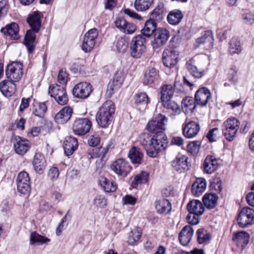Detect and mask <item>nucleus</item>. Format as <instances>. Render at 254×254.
Returning a JSON list of instances; mask_svg holds the SVG:
<instances>
[{
	"mask_svg": "<svg viewBox=\"0 0 254 254\" xmlns=\"http://www.w3.org/2000/svg\"><path fill=\"white\" fill-rule=\"evenodd\" d=\"M43 14L39 11H35L29 14L27 22L31 28L28 30L24 37V44L29 54L33 53L36 46L35 33H38L41 27Z\"/></svg>",
	"mask_w": 254,
	"mask_h": 254,
	"instance_id": "nucleus-1",
	"label": "nucleus"
},
{
	"mask_svg": "<svg viewBox=\"0 0 254 254\" xmlns=\"http://www.w3.org/2000/svg\"><path fill=\"white\" fill-rule=\"evenodd\" d=\"M115 112V106L112 101L104 102L96 114V120L98 125L104 128L108 127L111 123Z\"/></svg>",
	"mask_w": 254,
	"mask_h": 254,
	"instance_id": "nucleus-2",
	"label": "nucleus"
},
{
	"mask_svg": "<svg viewBox=\"0 0 254 254\" xmlns=\"http://www.w3.org/2000/svg\"><path fill=\"white\" fill-rule=\"evenodd\" d=\"M167 121L168 119L165 115L159 114L149 121L146 128L150 132L154 133L156 136H160L161 139L166 141L168 138L164 134V131Z\"/></svg>",
	"mask_w": 254,
	"mask_h": 254,
	"instance_id": "nucleus-3",
	"label": "nucleus"
},
{
	"mask_svg": "<svg viewBox=\"0 0 254 254\" xmlns=\"http://www.w3.org/2000/svg\"><path fill=\"white\" fill-rule=\"evenodd\" d=\"M187 207L189 212L187 217L188 223L191 225L198 224L199 216L202 215L204 212V207L201 201L198 200H192L188 203Z\"/></svg>",
	"mask_w": 254,
	"mask_h": 254,
	"instance_id": "nucleus-4",
	"label": "nucleus"
},
{
	"mask_svg": "<svg viewBox=\"0 0 254 254\" xmlns=\"http://www.w3.org/2000/svg\"><path fill=\"white\" fill-rule=\"evenodd\" d=\"M240 122L234 117L228 118L222 125V133L225 139L232 141L236 137L239 128Z\"/></svg>",
	"mask_w": 254,
	"mask_h": 254,
	"instance_id": "nucleus-5",
	"label": "nucleus"
},
{
	"mask_svg": "<svg viewBox=\"0 0 254 254\" xmlns=\"http://www.w3.org/2000/svg\"><path fill=\"white\" fill-rule=\"evenodd\" d=\"M146 39L141 35L134 36L130 45V53L132 57L139 58L146 48Z\"/></svg>",
	"mask_w": 254,
	"mask_h": 254,
	"instance_id": "nucleus-6",
	"label": "nucleus"
},
{
	"mask_svg": "<svg viewBox=\"0 0 254 254\" xmlns=\"http://www.w3.org/2000/svg\"><path fill=\"white\" fill-rule=\"evenodd\" d=\"M23 73V64L20 62H13L8 64L5 69L6 78L14 82L21 79Z\"/></svg>",
	"mask_w": 254,
	"mask_h": 254,
	"instance_id": "nucleus-7",
	"label": "nucleus"
},
{
	"mask_svg": "<svg viewBox=\"0 0 254 254\" xmlns=\"http://www.w3.org/2000/svg\"><path fill=\"white\" fill-rule=\"evenodd\" d=\"M49 94L54 98L56 102L61 105L66 104L68 98L64 87L58 84L51 85L49 88Z\"/></svg>",
	"mask_w": 254,
	"mask_h": 254,
	"instance_id": "nucleus-8",
	"label": "nucleus"
},
{
	"mask_svg": "<svg viewBox=\"0 0 254 254\" xmlns=\"http://www.w3.org/2000/svg\"><path fill=\"white\" fill-rule=\"evenodd\" d=\"M238 224L241 228L254 224V209L248 207L243 208L237 218Z\"/></svg>",
	"mask_w": 254,
	"mask_h": 254,
	"instance_id": "nucleus-9",
	"label": "nucleus"
},
{
	"mask_svg": "<svg viewBox=\"0 0 254 254\" xmlns=\"http://www.w3.org/2000/svg\"><path fill=\"white\" fill-rule=\"evenodd\" d=\"M125 79L124 74L123 71L118 70L115 74L112 80H111L108 84L106 91V96L110 98L112 96L121 88Z\"/></svg>",
	"mask_w": 254,
	"mask_h": 254,
	"instance_id": "nucleus-10",
	"label": "nucleus"
},
{
	"mask_svg": "<svg viewBox=\"0 0 254 254\" xmlns=\"http://www.w3.org/2000/svg\"><path fill=\"white\" fill-rule=\"evenodd\" d=\"M92 127L91 121L87 118L76 119L72 125V130L75 134L83 135L88 133Z\"/></svg>",
	"mask_w": 254,
	"mask_h": 254,
	"instance_id": "nucleus-11",
	"label": "nucleus"
},
{
	"mask_svg": "<svg viewBox=\"0 0 254 254\" xmlns=\"http://www.w3.org/2000/svg\"><path fill=\"white\" fill-rule=\"evenodd\" d=\"M98 36V31L96 28L91 29L86 33L83 38L82 50L85 53L90 52L95 46Z\"/></svg>",
	"mask_w": 254,
	"mask_h": 254,
	"instance_id": "nucleus-12",
	"label": "nucleus"
},
{
	"mask_svg": "<svg viewBox=\"0 0 254 254\" xmlns=\"http://www.w3.org/2000/svg\"><path fill=\"white\" fill-rule=\"evenodd\" d=\"M30 179L29 174L25 171L20 172L17 177V189L21 194H27L31 190Z\"/></svg>",
	"mask_w": 254,
	"mask_h": 254,
	"instance_id": "nucleus-13",
	"label": "nucleus"
},
{
	"mask_svg": "<svg viewBox=\"0 0 254 254\" xmlns=\"http://www.w3.org/2000/svg\"><path fill=\"white\" fill-rule=\"evenodd\" d=\"M170 36V32L165 28H159L153 35L151 45L154 49H157L164 45Z\"/></svg>",
	"mask_w": 254,
	"mask_h": 254,
	"instance_id": "nucleus-14",
	"label": "nucleus"
},
{
	"mask_svg": "<svg viewBox=\"0 0 254 254\" xmlns=\"http://www.w3.org/2000/svg\"><path fill=\"white\" fill-rule=\"evenodd\" d=\"M92 92L91 85L87 82H80L74 86L72 89V94L77 98L86 99Z\"/></svg>",
	"mask_w": 254,
	"mask_h": 254,
	"instance_id": "nucleus-15",
	"label": "nucleus"
},
{
	"mask_svg": "<svg viewBox=\"0 0 254 254\" xmlns=\"http://www.w3.org/2000/svg\"><path fill=\"white\" fill-rule=\"evenodd\" d=\"M179 61L178 53L172 49H165L162 55V61L164 65L169 68H172L177 64Z\"/></svg>",
	"mask_w": 254,
	"mask_h": 254,
	"instance_id": "nucleus-16",
	"label": "nucleus"
},
{
	"mask_svg": "<svg viewBox=\"0 0 254 254\" xmlns=\"http://www.w3.org/2000/svg\"><path fill=\"white\" fill-rule=\"evenodd\" d=\"M111 169L119 176L126 177L131 170V167L125 159H119L113 163Z\"/></svg>",
	"mask_w": 254,
	"mask_h": 254,
	"instance_id": "nucleus-17",
	"label": "nucleus"
},
{
	"mask_svg": "<svg viewBox=\"0 0 254 254\" xmlns=\"http://www.w3.org/2000/svg\"><path fill=\"white\" fill-rule=\"evenodd\" d=\"M168 143V139L165 141L162 139L160 141L152 142L145 148L147 155L152 158L156 157L159 152L166 149Z\"/></svg>",
	"mask_w": 254,
	"mask_h": 254,
	"instance_id": "nucleus-18",
	"label": "nucleus"
},
{
	"mask_svg": "<svg viewBox=\"0 0 254 254\" xmlns=\"http://www.w3.org/2000/svg\"><path fill=\"white\" fill-rule=\"evenodd\" d=\"M188 157L185 155H178L172 161L171 166L173 169L179 173L185 172L189 169Z\"/></svg>",
	"mask_w": 254,
	"mask_h": 254,
	"instance_id": "nucleus-19",
	"label": "nucleus"
},
{
	"mask_svg": "<svg viewBox=\"0 0 254 254\" xmlns=\"http://www.w3.org/2000/svg\"><path fill=\"white\" fill-rule=\"evenodd\" d=\"M211 97L210 91L207 88L202 87L195 92L194 99L198 106L203 107L206 105Z\"/></svg>",
	"mask_w": 254,
	"mask_h": 254,
	"instance_id": "nucleus-20",
	"label": "nucleus"
},
{
	"mask_svg": "<svg viewBox=\"0 0 254 254\" xmlns=\"http://www.w3.org/2000/svg\"><path fill=\"white\" fill-rule=\"evenodd\" d=\"M200 129V125L198 123L190 121L184 126L183 133L186 138H191L198 134Z\"/></svg>",
	"mask_w": 254,
	"mask_h": 254,
	"instance_id": "nucleus-21",
	"label": "nucleus"
},
{
	"mask_svg": "<svg viewBox=\"0 0 254 254\" xmlns=\"http://www.w3.org/2000/svg\"><path fill=\"white\" fill-rule=\"evenodd\" d=\"M30 148V143L27 139L23 138L19 136H15L14 148L16 153L23 155L28 151Z\"/></svg>",
	"mask_w": 254,
	"mask_h": 254,
	"instance_id": "nucleus-22",
	"label": "nucleus"
},
{
	"mask_svg": "<svg viewBox=\"0 0 254 254\" xmlns=\"http://www.w3.org/2000/svg\"><path fill=\"white\" fill-rule=\"evenodd\" d=\"M250 239V236L248 233L241 231L234 233L232 240L238 247L243 250L249 243Z\"/></svg>",
	"mask_w": 254,
	"mask_h": 254,
	"instance_id": "nucleus-23",
	"label": "nucleus"
},
{
	"mask_svg": "<svg viewBox=\"0 0 254 254\" xmlns=\"http://www.w3.org/2000/svg\"><path fill=\"white\" fill-rule=\"evenodd\" d=\"M73 110L69 106L64 107L55 116V121L59 124H64L70 119Z\"/></svg>",
	"mask_w": 254,
	"mask_h": 254,
	"instance_id": "nucleus-24",
	"label": "nucleus"
},
{
	"mask_svg": "<svg viewBox=\"0 0 254 254\" xmlns=\"http://www.w3.org/2000/svg\"><path fill=\"white\" fill-rule=\"evenodd\" d=\"M193 232V230L190 225H186L184 227L179 235V240L180 243L183 246H187L192 239Z\"/></svg>",
	"mask_w": 254,
	"mask_h": 254,
	"instance_id": "nucleus-25",
	"label": "nucleus"
},
{
	"mask_svg": "<svg viewBox=\"0 0 254 254\" xmlns=\"http://www.w3.org/2000/svg\"><path fill=\"white\" fill-rule=\"evenodd\" d=\"M159 78V71L154 67H149L145 71L143 83L145 85H151Z\"/></svg>",
	"mask_w": 254,
	"mask_h": 254,
	"instance_id": "nucleus-26",
	"label": "nucleus"
},
{
	"mask_svg": "<svg viewBox=\"0 0 254 254\" xmlns=\"http://www.w3.org/2000/svg\"><path fill=\"white\" fill-rule=\"evenodd\" d=\"M177 85L181 86V84L175 83L174 86L170 84H165L161 87L160 100L162 103L171 100Z\"/></svg>",
	"mask_w": 254,
	"mask_h": 254,
	"instance_id": "nucleus-27",
	"label": "nucleus"
},
{
	"mask_svg": "<svg viewBox=\"0 0 254 254\" xmlns=\"http://www.w3.org/2000/svg\"><path fill=\"white\" fill-rule=\"evenodd\" d=\"M78 146V141L76 138L71 136L66 137L64 144L65 154L67 156L72 155Z\"/></svg>",
	"mask_w": 254,
	"mask_h": 254,
	"instance_id": "nucleus-28",
	"label": "nucleus"
},
{
	"mask_svg": "<svg viewBox=\"0 0 254 254\" xmlns=\"http://www.w3.org/2000/svg\"><path fill=\"white\" fill-rule=\"evenodd\" d=\"M1 31L12 40H17L20 37L18 34L19 26L15 22L6 25L5 27L1 28Z\"/></svg>",
	"mask_w": 254,
	"mask_h": 254,
	"instance_id": "nucleus-29",
	"label": "nucleus"
},
{
	"mask_svg": "<svg viewBox=\"0 0 254 254\" xmlns=\"http://www.w3.org/2000/svg\"><path fill=\"white\" fill-rule=\"evenodd\" d=\"M33 165L36 173L42 174L46 166V161L44 156L40 153H36L33 161Z\"/></svg>",
	"mask_w": 254,
	"mask_h": 254,
	"instance_id": "nucleus-30",
	"label": "nucleus"
},
{
	"mask_svg": "<svg viewBox=\"0 0 254 254\" xmlns=\"http://www.w3.org/2000/svg\"><path fill=\"white\" fill-rule=\"evenodd\" d=\"M14 82L10 80H4L0 82V91L5 96H11L16 91Z\"/></svg>",
	"mask_w": 254,
	"mask_h": 254,
	"instance_id": "nucleus-31",
	"label": "nucleus"
},
{
	"mask_svg": "<svg viewBox=\"0 0 254 254\" xmlns=\"http://www.w3.org/2000/svg\"><path fill=\"white\" fill-rule=\"evenodd\" d=\"M203 167L206 173L212 174L217 169V159L214 156H207L204 161Z\"/></svg>",
	"mask_w": 254,
	"mask_h": 254,
	"instance_id": "nucleus-32",
	"label": "nucleus"
},
{
	"mask_svg": "<svg viewBox=\"0 0 254 254\" xmlns=\"http://www.w3.org/2000/svg\"><path fill=\"white\" fill-rule=\"evenodd\" d=\"M156 22L153 19H150L146 21L143 28L141 30V35L143 37H150L153 35L157 31Z\"/></svg>",
	"mask_w": 254,
	"mask_h": 254,
	"instance_id": "nucleus-33",
	"label": "nucleus"
},
{
	"mask_svg": "<svg viewBox=\"0 0 254 254\" xmlns=\"http://www.w3.org/2000/svg\"><path fill=\"white\" fill-rule=\"evenodd\" d=\"M206 187V181L203 178H198L192 185L191 193L198 196L205 190Z\"/></svg>",
	"mask_w": 254,
	"mask_h": 254,
	"instance_id": "nucleus-34",
	"label": "nucleus"
},
{
	"mask_svg": "<svg viewBox=\"0 0 254 254\" xmlns=\"http://www.w3.org/2000/svg\"><path fill=\"white\" fill-rule=\"evenodd\" d=\"M171 208V203L168 199H161L155 202V209L159 213L168 214Z\"/></svg>",
	"mask_w": 254,
	"mask_h": 254,
	"instance_id": "nucleus-35",
	"label": "nucleus"
},
{
	"mask_svg": "<svg viewBox=\"0 0 254 254\" xmlns=\"http://www.w3.org/2000/svg\"><path fill=\"white\" fill-rule=\"evenodd\" d=\"M128 156L132 163L140 164L143 157V154L140 148L132 146L129 149Z\"/></svg>",
	"mask_w": 254,
	"mask_h": 254,
	"instance_id": "nucleus-36",
	"label": "nucleus"
},
{
	"mask_svg": "<svg viewBox=\"0 0 254 254\" xmlns=\"http://www.w3.org/2000/svg\"><path fill=\"white\" fill-rule=\"evenodd\" d=\"M218 197L214 193L205 194L202 198L204 205L208 209L214 208L217 204Z\"/></svg>",
	"mask_w": 254,
	"mask_h": 254,
	"instance_id": "nucleus-37",
	"label": "nucleus"
},
{
	"mask_svg": "<svg viewBox=\"0 0 254 254\" xmlns=\"http://www.w3.org/2000/svg\"><path fill=\"white\" fill-rule=\"evenodd\" d=\"M161 140L160 136H156L155 135L152 136L149 133L145 132L140 135L139 141L141 145L145 148L146 146L154 141L157 142Z\"/></svg>",
	"mask_w": 254,
	"mask_h": 254,
	"instance_id": "nucleus-38",
	"label": "nucleus"
},
{
	"mask_svg": "<svg viewBox=\"0 0 254 254\" xmlns=\"http://www.w3.org/2000/svg\"><path fill=\"white\" fill-rule=\"evenodd\" d=\"M99 183L104 190L107 192H114L117 189V185L114 181H110L103 176L100 177Z\"/></svg>",
	"mask_w": 254,
	"mask_h": 254,
	"instance_id": "nucleus-39",
	"label": "nucleus"
},
{
	"mask_svg": "<svg viewBox=\"0 0 254 254\" xmlns=\"http://www.w3.org/2000/svg\"><path fill=\"white\" fill-rule=\"evenodd\" d=\"M184 17L182 12L179 9L173 10L169 13L167 20L171 25H177L181 21Z\"/></svg>",
	"mask_w": 254,
	"mask_h": 254,
	"instance_id": "nucleus-40",
	"label": "nucleus"
},
{
	"mask_svg": "<svg viewBox=\"0 0 254 254\" xmlns=\"http://www.w3.org/2000/svg\"><path fill=\"white\" fill-rule=\"evenodd\" d=\"M213 37L211 31L207 30L202 33L200 37L196 39L195 46L199 47L201 44L208 43L210 45H212L213 43Z\"/></svg>",
	"mask_w": 254,
	"mask_h": 254,
	"instance_id": "nucleus-41",
	"label": "nucleus"
},
{
	"mask_svg": "<svg viewBox=\"0 0 254 254\" xmlns=\"http://www.w3.org/2000/svg\"><path fill=\"white\" fill-rule=\"evenodd\" d=\"M188 71L191 76L195 78H200L203 75V71L199 70L194 65V60L193 59L190 60L186 64Z\"/></svg>",
	"mask_w": 254,
	"mask_h": 254,
	"instance_id": "nucleus-42",
	"label": "nucleus"
},
{
	"mask_svg": "<svg viewBox=\"0 0 254 254\" xmlns=\"http://www.w3.org/2000/svg\"><path fill=\"white\" fill-rule=\"evenodd\" d=\"M197 241L199 244H207L211 239V236L204 228H201L196 231Z\"/></svg>",
	"mask_w": 254,
	"mask_h": 254,
	"instance_id": "nucleus-43",
	"label": "nucleus"
},
{
	"mask_svg": "<svg viewBox=\"0 0 254 254\" xmlns=\"http://www.w3.org/2000/svg\"><path fill=\"white\" fill-rule=\"evenodd\" d=\"M154 0H135L134 8L138 11H144L152 5Z\"/></svg>",
	"mask_w": 254,
	"mask_h": 254,
	"instance_id": "nucleus-44",
	"label": "nucleus"
},
{
	"mask_svg": "<svg viewBox=\"0 0 254 254\" xmlns=\"http://www.w3.org/2000/svg\"><path fill=\"white\" fill-rule=\"evenodd\" d=\"M141 236V232L139 228H135L128 234L127 243L129 245L133 246L137 244Z\"/></svg>",
	"mask_w": 254,
	"mask_h": 254,
	"instance_id": "nucleus-45",
	"label": "nucleus"
},
{
	"mask_svg": "<svg viewBox=\"0 0 254 254\" xmlns=\"http://www.w3.org/2000/svg\"><path fill=\"white\" fill-rule=\"evenodd\" d=\"M149 173L147 172L142 171L140 174L136 175L131 183V187L136 188L138 184L146 183L148 180Z\"/></svg>",
	"mask_w": 254,
	"mask_h": 254,
	"instance_id": "nucleus-46",
	"label": "nucleus"
},
{
	"mask_svg": "<svg viewBox=\"0 0 254 254\" xmlns=\"http://www.w3.org/2000/svg\"><path fill=\"white\" fill-rule=\"evenodd\" d=\"M163 106L171 111V115L176 116L179 115L181 112V110L179 105L175 101L172 100L164 102L162 103Z\"/></svg>",
	"mask_w": 254,
	"mask_h": 254,
	"instance_id": "nucleus-47",
	"label": "nucleus"
},
{
	"mask_svg": "<svg viewBox=\"0 0 254 254\" xmlns=\"http://www.w3.org/2000/svg\"><path fill=\"white\" fill-rule=\"evenodd\" d=\"M47 111L45 103H39L35 104L32 111L33 114L38 117L43 118Z\"/></svg>",
	"mask_w": 254,
	"mask_h": 254,
	"instance_id": "nucleus-48",
	"label": "nucleus"
},
{
	"mask_svg": "<svg viewBox=\"0 0 254 254\" xmlns=\"http://www.w3.org/2000/svg\"><path fill=\"white\" fill-rule=\"evenodd\" d=\"M182 107L186 109L187 111L193 112L197 105L195 99L191 97H186L182 101Z\"/></svg>",
	"mask_w": 254,
	"mask_h": 254,
	"instance_id": "nucleus-49",
	"label": "nucleus"
},
{
	"mask_svg": "<svg viewBox=\"0 0 254 254\" xmlns=\"http://www.w3.org/2000/svg\"><path fill=\"white\" fill-rule=\"evenodd\" d=\"M238 69L235 65H232L228 70L227 80L232 85H236L238 81L237 72Z\"/></svg>",
	"mask_w": 254,
	"mask_h": 254,
	"instance_id": "nucleus-50",
	"label": "nucleus"
},
{
	"mask_svg": "<svg viewBox=\"0 0 254 254\" xmlns=\"http://www.w3.org/2000/svg\"><path fill=\"white\" fill-rule=\"evenodd\" d=\"M30 241L32 244L38 243L43 244L49 242L50 239L39 235L36 232H33L30 234Z\"/></svg>",
	"mask_w": 254,
	"mask_h": 254,
	"instance_id": "nucleus-51",
	"label": "nucleus"
},
{
	"mask_svg": "<svg viewBox=\"0 0 254 254\" xmlns=\"http://www.w3.org/2000/svg\"><path fill=\"white\" fill-rule=\"evenodd\" d=\"M229 50L231 55L239 54L242 51L240 41L236 38H232L229 43Z\"/></svg>",
	"mask_w": 254,
	"mask_h": 254,
	"instance_id": "nucleus-52",
	"label": "nucleus"
},
{
	"mask_svg": "<svg viewBox=\"0 0 254 254\" xmlns=\"http://www.w3.org/2000/svg\"><path fill=\"white\" fill-rule=\"evenodd\" d=\"M135 103L136 105H143L146 106L149 102V98L144 92H140L136 94L135 97Z\"/></svg>",
	"mask_w": 254,
	"mask_h": 254,
	"instance_id": "nucleus-53",
	"label": "nucleus"
},
{
	"mask_svg": "<svg viewBox=\"0 0 254 254\" xmlns=\"http://www.w3.org/2000/svg\"><path fill=\"white\" fill-rule=\"evenodd\" d=\"M108 151V148H96L92 149V155L91 158L100 157L103 158Z\"/></svg>",
	"mask_w": 254,
	"mask_h": 254,
	"instance_id": "nucleus-54",
	"label": "nucleus"
},
{
	"mask_svg": "<svg viewBox=\"0 0 254 254\" xmlns=\"http://www.w3.org/2000/svg\"><path fill=\"white\" fill-rule=\"evenodd\" d=\"M128 47V43L124 38H120L117 43V49L120 53H125Z\"/></svg>",
	"mask_w": 254,
	"mask_h": 254,
	"instance_id": "nucleus-55",
	"label": "nucleus"
},
{
	"mask_svg": "<svg viewBox=\"0 0 254 254\" xmlns=\"http://www.w3.org/2000/svg\"><path fill=\"white\" fill-rule=\"evenodd\" d=\"M9 4L6 0L0 1V20L2 19L7 13Z\"/></svg>",
	"mask_w": 254,
	"mask_h": 254,
	"instance_id": "nucleus-56",
	"label": "nucleus"
},
{
	"mask_svg": "<svg viewBox=\"0 0 254 254\" xmlns=\"http://www.w3.org/2000/svg\"><path fill=\"white\" fill-rule=\"evenodd\" d=\"M93 203L98 207L103 208L107 205V199L103 195H98L94 199Z\"/></svg>",
	"mask_w": 254,
	"mask_h": 254,
	"instance_id": "nucleus-57",
	"label": "nucleus"
},
{
	"mask_svg": "<svg viewBox=\"0 0 254 254\" xmlns=\"http://www.w3.org/2000/svg\"><path fill=\"white\" fill-rule=\"evenodd\" d=\"M124 29L123 32L127 34H131L136 31V26L133 23L127 21V24H126Z\"/></svg>",
	"mask_w": 254,
	"mask_h": 254,
	"instance_id": "nucleus-58",
	"label": "nucleus"
},
{
	"mask_svg": "<svg viewBox=\"0 0 254 254\" xmlns=\"http://www.w3.org/2000/svg\"><path fill=\"white\" fill-rule=\"evenodd\" d=\"M162 10L159 7H156L151 13V18L155 21L162 18Z\"/></svg>",
	"mask_w": 254,
	"mask_h": 254,
	"instance_id": "nucleus-59",
	"label": "nucleus"
},
{
	"mask_svg": "<svg viewBox=\"0 0 254 254\" xmlns=\"http://www.w3.org/2000/svg\"><path fill=\"white\" fill-rule=\"evenodd\" d=\"M68 78V74L67 73L61 69L59 71L58 76V80L59 83L62 84H66Z\"/></svg>",
	"mask_w": 254,
	"mask_h": 254,
	"instance_id": "nucleus-60",
	"label": "nucleus"
},
{
	"mask_svg": "<svg viewBox=\"0 0 254 254\" xmlns=\"http://www.w3.org/2000/svg\"><path fill=\"white\" fill-rule=\"evenodd\" d=\"M242 19L244 22L247 25H252L254 22V15L251 13H246L243 14Z\"/></svg>",
	"mask_w": 254,
	"mask_h": 254,
	"instance_id": "nucleus-61",
	"label": "nucleus"
},
{
	"mask_svg": "<svg viewBox=\"0 0 254 254\" xmlns=\"http://www.w3.org/2000/svg\"><path fill=\"white\" fill-rule=\"evenodd\" d=\"M127 20L123 17H119L118 18L115 22V24L116 26L122 32H123V30L127 24Z\"/></svg>",
	"mask_w": 254,
	"mask_h": 254,
	"instance_id": "nucleus-62",
	"label": "nucleus"
},
{
	"mask_svg": "<svg viewBox=\"0 0 254 254\" xmlns=\"http://www.w3.org/2000/svg\"><path fill=\"white\" fill-rule=\"evenodd\" d=\"M88 144L91 146H96L100 142V138L97 134H94L90 136V139L88 141Z\"/></svg>",
	"mask_w": 254,
	"mask_h": 254,
	"instance_id": "nucleus-63",
	"label": "nucleus"
},
{
	"mask_svg": "<svg viewBox=\"0 0 254 254\" xmlns=\"http://www.w3.org/2000/svg\"><path fill=\"white\" fill-rule=\"evenodd\" d=\"M124 12L130 17L132 18L133 19H135L139 20H141L142 19V17L140 15L138 14L133 10H132L129 8L124 9Z\"/></svg>",
	"mask_w": 254,
	"mask_h": 254,
	"instance_id": "nucleus-64",
	"label": "nucleus"
}]
</instances>
